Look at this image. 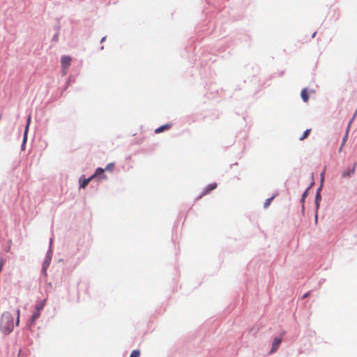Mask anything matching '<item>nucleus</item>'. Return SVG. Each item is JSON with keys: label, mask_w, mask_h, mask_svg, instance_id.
I'll return each instance as SVG.
<instances>
[{"label": "nucleus", "mask_w": 357, "mask_h": 357, "mask_svg": "<svg viewBox=\"0 0 357 357\" xmlns=\"http://www.w3.org/2000/svg\"><path fill=\"white\" fill-rule=\"evenodd\" d=\"M317 32H314L313 34H312V38H314L315 35H316Z\"/></svg>", "instance_id": "29"}, {"label": "nucleus", "mask_w": 357, "mask_h": 357, "mask_svg": "<svg viewBox=\"0 0 357 357\" xmlns=\"http://www.w3.org/2000/svg\"><path fill=\"white\" fill-rule=\"evenodd\" d=\"M356 115H357V109H356V112L354 113V116H353V117H352L351 120L350 121V122H349V126L351 125V123H352L353 120L354 119V118L356 117Z\"/></svg>", "instance_id": "22"}, {"label": "nucleus", "mask_w": 357, "mask_h": 357, "mask_svg": "<svg viewBox=\"0 0 357 357\" xmlns=\"http://www.w3.org/2000/svg\"><path fill=\"white\" fill-rule=\"evenodd\" d=\"M315 221L317 222V215H316V217H315Z\"/></svg>", "instance_id": "30"}, {"label": "nucleus", "mask_w": 357, "mask_h": 357, "mask_svg": "<svg viewBox=\"0 0 357 357\" xmlns=\"http://www.w3.org/2000/svg\"><path fill=\"white\" fill-rule=\"evenodd\" d=\"M58 33H55L53 36V40L56 41L58 40Z\"/></svg>", "instance_id": "24"}, {"label": "nucleus", "mask_w": 357, "mask_h": 357, "mask_svg": "<svg viewBox=\"0 0 357 357\" xmlns=\"http://www.w3.org/2000/svg\"><path fill=\"white\" fill-rule=\"evenodd\" d=\"M13 317L9 312H5L1 315L0 321V329L5 335L10 334L14 328Z\"/></svg>", "instance_id": "1"}, {"label": "nucleus", "mask_w": 357, "mask_h": 357, "mask_svg": "<svg viewBox=\"0 0 357 357\" xmlns=\"http://www.w3.org/2000/svg\"><path fill=\"white\" fill-rule=\"evenodd\" d=\"M355 174L354 172V168H347L346 169H344L342 174H341V177L342 178H351L354 174Z\"/></svg>", "instance_id": "5"}, {"label": "nucleus", "mask_w": 357, "mask_h": 357, "mask_svg": "<svg viewBox=\"0 0 357 357\" xmlns=\"http://www.w3.org/2000/svg\"><path fill=\"white\" fill-rule=\"evenodd\" d=\"M52 241H53V239L52 238H50V246L49 248H51L52 249Z\"/></svg>", "instance_id": "25"}, {"label": "nucleus", "mask_w": 357, "mask_h": 357, "mask_svg": "<svg viewBox=\"0 0 357 357\" xmlns=\"http://www.w3.org/2000/svg\"><path fill=\"white\" fill-rule=\"evenodd\" d=\"M40 312L35 310L29 320L31 324H33L40 317Z\"/></svg>", "instance_id": "11"}, {"label": "nucleus", "mask_w": 357, "mask_h": 357, "mask_svg": "<svg viewBox=\"0 0 357 357\" xmlns=\"http://www.w3.org/2000/svg\"><path fill=\"white\" fill-rule=\"evenodd\" d=\"M322 188V185H321L317 190L316 195H315V206L316 210L317 211L319 208L320 202L321 200V190Z\"/></svg>", "instance_id": "4"}, {"label": "nucleus", "mask_w": 357, "mask_h": 357, "mask_svg": "<svg viewBox=\"0 0 357 357\" xmlns=\"http://www.w3.org/2000/svg\"><path fill=\"white\" fill-rule=\"evenodd\" d=\"M276 196H277V194H275L271 197L266 199L265 202H264V208H267L270 206V204H271V202L273 201V199Z\"/></svg>", "instance_id": "14"}, {"label": "nucleus", "mask_w": 357, "mask_h": 357, "mask_svg": "<svg viewBox=\"0 0 357 357\" xmlns=\"http://www.w3.org/2000/svg\"><path fill=\"white\" fill-rule=\"evenodd\" d=\"M310 294V291H308L307 293H305L303 296V298H305L307 297H308Z\"/></svg>", "instance_id": "23"}, {"label": "nucleus", "mask_w": 357, "mask_h": 357, "mask_svg": "<svg viewBox=\"0 0 357 357\" xmlns=\"http://www.w3.org/2000/svg\"><path fill=\"white\" fill-rule=\"evenodd\" d=\"M311 131V129H307L304 131V132L303 133V135L299 137V139L301 141L305 139L310 134Z\"/></svg>", "instance_id": "17"}, {"label": "nucleus", "mask_w": 357, "mask_h": 357, "mask_svg": "<svg viewBox=\"0 0 357 357\" xmlns=\"http://www.w3.org/2000/svg\"><path fill=\"white\" fill-rule=\"evenodd\" d=\"M92 179L93 176H90L88 178H82V177L79 178V187L82 188H84Z\"/></svg>", "instance_id": "7"}, {"label": "nucleus", "mask_w": 357, "mask_h": 357, "mask_svg": "<svg viewBox=\"0 0 357 357\" xmlns=\"http://www.w3.org/2000/svg\"><path fill=\"white\" fill-rule=\"evenodd\" d=\"M356 164H357V163H356V162H355L354 163V165H353V167H352V168H354V172H356Z\"/></svg>", "instance_id": "26"}, {"label": "nucleus", "mask_w": 357, "mask_h": 357, "mask_svg": "<svg viewBox=\"0 0 357 357\" xmlns=\"http://www.w3.org/2000/svg\"><path fill=\"white\" fill-rule=\"evenodd\" d=\"M140 351L139 350H133L130 356V357H139Z\"/></svg>", "instance_id": "19"}, {"label": "nucleus", "mask_w": 357, "mask_h": 357, "mask_svg": "<svg viewBox=\"0 0 357 357\" xmlns=\"http://www.w3.org/2000/svg\"><path fill=\"white\" fill-rule=\"evenodd\" d=\"M105 169L101 168V167H98L96 169V172L95 173L91 176H93V178L98 175H100V174H102L103 172H104Z\"/></svg>", "instance_id": "16"}, {"label": "nucleus", "mask_w": 357, "mask_h": 357, "mask_svg": "<svg viewBox=\"0 0 357 357\" xmlns=\"http://www.w3.org/2000/svg\"><path fill=\"white\" fill-rule=\"evenodd\" d=\"M106 39V36H104L102 38V39L100 40V43H103Z\"/></svg>", "instance_id": "27"}, {"label": "nucleus", "mask_w": 357, "mask_h": 357, "mask_svg": "<svg viewBox=\"0 0 357 357\" xmlns=\"http://www.w3.org/2000/svg\"><path fill=\"white\" fill-rule=\"evenodd\" d=\"M281 342H282V339L280 337H275L273 339L271 349L270 351V354H273L278 350L280 344H281Z\"/></svg>", "instance_id": "3"}, {"label": "nucleus", "mask_w": 357, "mask_h": 357, "mask_svg": "<svg viewBox=\"0 0 357 357\" xmlns=\"http://www.w3.org/2000/svg\"><path fill=\"white\" fill-rule=\"evenodd\" d=\"M114 163H109V164L106 166V167H105V170H112V168L114 167Z\"/></svg>", "instance_id": "20"}, {"label": "nucleus", "mask_w": 357, "mask_h": 357, "mask_svg": "<svg viewBox=\"0 0 357 357\" xmlns=\"http://www.w3.org/2000/svg\"><path fill=\"white\" fill-rule=\"evenodd\" d=\"M45 300L42 301L39 304L36 305L35 310L39 311L42 310L45 305Z\"/></svg>", "instance_id": "18"}, {"label": "nucleus", "mask_w": 357, "mask_h": 357, "mask_svg": "<svg viewBox=\"0 0 357 357\" xmlns=\"http://www.w3.org/2000/svg\"><path fill=\"white\" fill-rule=\"evenodd\" d=\"M170 127H171L170 124L163 125V126L156 128L155 130V133H159V132H163L165 130H167V129L169 128Z\"/></svg>", "instance_id": "13"}, {"label": "nucleus", "mask_w": 357, "mask_h": 357, "mask_svg": "<svg viewBox=\"0 0 357 357\" xmlns=\"http://www.w3.org/2000/svg\"><path fill=\"white\" fill-rule=\"evenodd\" d=\"M349 125H348L347 126V130H346V133L342 139V144L340 146V147L339 148V152H341L342 150V148L344 146V145L345 144L347 139H348V133H349Z\"/></svg>", "instance_id": "10"}, {"label": "nucleus", "mask_w": 357, "mask_h": 357, "mask_svg": "<svg viewBox=\"0 0 357 357\" xmlns=\"http://www.w3.org/2000/svg\"><path fill=\"white\" fill-rule=\"evenodd\" d=\"M71 61V58L68 56H63L61 59L62 68H67L69 67Z\"/></svg>", "instance_id": "6"}, {"label": "nucleus", "mask_w": 357, "mask_h": 357, "mask_svg": "<svg viewBox=\"0 0 357 357\" xmlns=\"http://www.w3.org/2000/svg\"><path fill=\"white\" fill-rule=\"evenodd\" d=\"M52 249L51 248H49L45 259L43 263V266L41 269V273L43 275V276L46 277L47 275V270L51 263L52 261Z\"/></svg>", "instance_id": "2"}, {"label": "nucleus", "mask_w": 357, "mask_h": 357, "mask_svg": "<svg viewBox=\"0 0 357 357\" xmlns=\"http://www.w3.org/2000/svg\"><path fill=\"white\" fill-rule=\"evenodd\" d=\"M309 188H310V187L305 190V191L303 193L301 199V202L302 204V211H304V210H305L304 202H305V198L307 196V192H308Z\"/></svg>", "instance_id": "12"}, {"label": "nucleus", "mask_w": 357, "mask_h": 357, "mask_svg": "<svg viewBox=\"0 0 357 357\" xmlns=\"http://www.w3.org/2000/svg\"><path fill=\"white\" fill-rule=\"evenodd\" d=\"M10 246H8V248H6V249H5V251L8 252L10 250Z\"/></svg>", "instance_id": "28"}, {"label": "nucleus", "mask_w": 357, "mask_h": 357, "mask_svg": "<svg viewBox=\"0 0 357 357\" xmlns=\"http://www.w3.org/2000/svg\"><path fill=\"white\" fill-rule=\"evenodd\" d=\"M301 98L304 102H307L309 99V96L307 93V89H303L301 91Z\"/></svg>", "instance_id": "15"}, {"label": "nucleus", "mask_w": 357, "mask_h": 357, "mask_svg": "<svg viewBox=\"0 0 357 357\" xmlns=\"http://www.w3.org/2000/svg\"><path fill=\"white\" fill-rule=\"evenodd\" d=\"M29 122H30V117L28 118L26 129H25V131H24V138H23V142H22V149H24L25 143L26 142L27 132H28V128H29Z\"/></svg>", "instance_id": "8"}, {"label": "nucleus", "mask_w": 357, "mask_h": 357, "mask_svg": "<svg viewBox=\"0 0 357 357\" xmlns=\"http://www.w3.org/2000/svg\"><path fill=\"white\" fill-rule=\"evenodd\" d=\"M217 187V184L215 183H211L209 184L207 188L204 190V191L202 192V196L204 195H206L207 193H208L209 192H211V190H214L215 188H216Z\"/></svg>", "instance_id": "9"}, {"label": "nucleus", "mask_w": 357, "mask_h": 357, "mask_svg": "<svg viewBox=\"0 0 357 357\" xmlns=\"http://www.w3.org/2000/svg\"><path fill=\"white\" fill-rule=\"evenodd\" d=\"M16 313H17V320H16V324L18 325L19 322H20V309H17L16 310Z\"/></svg>", "instance_id": "21"}]
</instances>
